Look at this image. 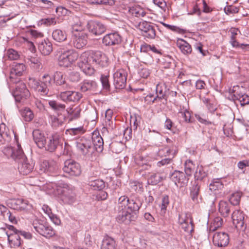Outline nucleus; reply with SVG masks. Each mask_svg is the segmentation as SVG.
<instances>
[{
    "mask_svg": "<svg viewBox=\"0 0 249 249\" xmlns=\"http://www.w3.org/2000/svg\"><path fill=\"white\" fill-rule=\"evenodd\" d=\"M10 203L13 209L20 211L26 209L28 205L27 201L22 198L12 199Z\"/></svg>",
    "mask_w": 249,
    "mask_h": 249,
    "instance_id": "27",
    "label": "nucleus"
},
{
    "mask_svg": "<svg viewBox=\"0 0 249 249\" xmlns=\"http://www.w3.org/2000/svg\"><path fill=\"white\" fill-rule=\"evenodd\" d=\"M33 137L35 142L39 148H42L45 147L46 139L44 134L40 130H34L33 132Z\"/></svg>",
    "mask_w": 249,
    "mask_h": 249,
    "instance_id": "24",
    "label": "nucleus"
},
{
    "mask_svg": "<svg viewBox=\"0 0 249 249\" xmlns=\"http://www.w3.org/2000/svg\"><path fill=\"white\" fill-rule=\"evenodd\" d=\"M77 65L85 74L92 76L95 71L92 66L102 68L106 67L108 65V58L102 52L87 51L81 54Z\"/></svg>",
    "mask_w": 249,
    "mask_h": 249,
    "instance_id": "2",
    "label": "nucleus"
},
{
    "mask_svg": "<svg viewBox=\"0 0 249 249\" xmlns=\"http://www.w3.org/2000/svg\"><path fill=\"white\" fill-rule=\"evenodd\" d=\"M141 49V51L144 52L151 51L155 53L161 54V50L158 49L154 45L145 44L142 46Z\"/></svg>",
    "mask_w": 249,
    "mask_h": 249,
    "instance_id": "47",
    "label": "nucleus"
},
{
    "mask_svg": "<svg viewBox=\"0 0 249 249\" xmlns=\"http://www.w3.org/2000/svg\"><path fill=\"white\" fill-rule=\"evenodd\" d=\"M224 11L227 15L237 13L239 8L233 5H228L224 8Z\"/></svg>",
    "mask_w": 249,
    "mask_h": 249,
    "instance_id": "53",
    "label": "nucleus"
},
{
    "mask_svg": "<svg viewBox=\"0 0 249 249\" xmlns=\"http://www.w3.org/2000/svg\"><path fill=\"white\" fill-rule=\"evenodd\" d=\"M78 53L73 49H69L62 52L59 56L58 64L61 67H68L77 60Z\"/></svg>",
    "mask_w": 249,
    "mask_h": 249,
    "instance_id": "6",
    "label": "nucleus"
},
{
    "mask_svg": "<svg viewBox=\"0 0 249 249\" xmlns=\"http://www.w3.org/2000/svg\"><path fill=\"white\" fill-rule=\"evenodd\" d=\"M26 70L23 63H15L11 69L9 80L11 83H17L21 81L20 77Z\"/></svg>",
    "mask_w": 249,
    "mask_h": 249,
    "instance_id": "10",
    "label": "nucleus"
},
{
    "mask_svg": "<svg viewBox=\"0 0 249 249\" xmlns=\"http://www.w3.org/2000/svg\"><path fill=\"white\" fill-rule=\"evenodd\" d=\"M162 178L157 174H152L148 178V183L152 185H156L161 181Z\"/></svg>",
    "mask_w": 249,
    "mask_h": 249,
    "instance_id": "46",
    "label": "nucleus"
},
{
    "mask_svg": "<svg viewBox=\"0 0 249 249\" xmlns=\"http://www.w3.org/2000/svg\"><path fill=\"white\" fill-rule=\"evenodd\" d=\"M144 102L148 105H151L155 102L158 101V98L156 96L154 97L153 94H149L145 97L144 99Z\"/></svg>",
    "mask_w": 249,
    "mask_h": 249,
    "instance_id": "58",
    "label": "nucleus"
},
{
    "mask_svg": "<svg viewBox=\"0 0 249 249\" xmlns=\"http://www.w3.org/2000/svg\"><path fill=\"white\" fill-rule=\"evenodd\" d=\"M87 42L88 35L85 32H78L72 36V44L75 48L78 49L83 48L87 45Z\"/></svg>",
    "mask_w": 249,
    "mask_h": 249,
    "instance_id": "15",
    "label": "nucleus"
},
{
    "mask_svg": "<svg viewBox=\"0 0 249 249\" xmlns=\"http://www.w3.org/2000/svg\"><path fill=\"white\" fill-rule=\"evenodd\" d=\"M177 45L184 54L187 55L192 52V49L191 45L183 39H178L177 41Z\"/></svg>",
    "mask_w": 249,
    "mask_h": 249,
    "instance_id": "30",
    "label": "nucleus"
},
{
    "mask_svg": "<svg viewBox=\"0 0 249 249\" xmlns=\"http://www.w3.org/2000/svg\"><path fill=\"white\" fill-rule=\"evenodd\" d=\"M121 36L117 32L108 34L104 36L102 42L106 46L118 45L122 42Z\"/></svg>",
    "mask_w": 249,
    "mask_h": 249,
    "instance_id": "16",
    "label": "nucleus"
},
{
    "mask_svg": "<svg viewBox=\"0 0 249 249\" xmlns=\"http://www.w3.org/2000/svg\"><path fill=\"white\" fill-rule=\"evenodd\" d=\"M207 176V173L204 171L202 166H196V168L194 174V177L197 180H202Z\"/></svg>",
    "mask_w": 249,
    "mask_h": 249,
    "instance_id": "40",
    "label": "nucleus"
},
{
    "mask_svg": "<svg viewBox=\"0 0 249 249\" xmlns=\"http://www.w3.org/2000/svg\"><path fill=\"white\" fill-rule=\"evenodd\" d=\"M3 152L7 157H10L15 160H20L21 163L19 164L18 169L21 174L26 175L33 171L34 164L25 158L23 151L19 143H17L15 148L12 147L5 148Z\"/></svg>",
    "mask_w": 249,
    "mask_h": 249,
    "instance_id": "3",
    "label": "nucleus"
},
{
    "mask_svg": "<svg viewBox=\"0 0 249 249\" xmlns=\"http://www.w3.org/2000/svg\"><path fill=\"white\" fill-rule=\"evenodd\" d=\"M30 61L32 64L36 65V69H40L42 67L40 59L37 57H31L30 58Z\"/></svg>",
    "mask_w": 249,
    "mask_h": 249,
    "instance_id": "61",
    "label": "nucleus"
},
{
    "mask_svg": "<svg viewBox=\"0 0 249 249\" xmlns=\"http://www.w3.org/2000/svg\"><path fill=\"white\" fill-rule=\"evenodd\" d=\"M19 112L23 119L26 122L31 121L34 117L33 111L28 107L21 108Z\"/></svg>",
    "mask_w": 249,
    "mask_h": 249,
    "instance_id": "35",
    "label": "nucleus"
},
{
    "mask_svg": "<svg viewBox=\"0 0 249 249\" xmlns=\"http://www.w3.org/2000/svg\"><path fill=\"white\" fill-rule=\"evenodd\" d=\"M59 143V136L57 133L53 134L49 138V141L45 143V149L50 152L54 151Z\"/></svg>",
    "mask_w": 249,
    "mask_h": 249,
    "instance_id": "20",
    "label": "nucleus"
},
{
    "mask_svg": "<svg viewBox=\"0 0 249 249\" xmlns=\"http://www.w3.org/2000/svg\"><path fill=\"white\" fill-rule=\"evenodd\" d=\"M223 219L220 217H216L214 218L213 221L210 226V231H214L222 225Z\"/></svg>",
    "mask_w": 249,
    "mask_h": 249,
    "instance_id": "43",
    "label": "nucleus"
},
{
    "mask_svg": "<svg viewBox=\"0 0 249 249\" xmlns=\"http://www.w3.org/2000/svg\"><path fill=\"white\" fill-rule=\"evenodd\" d=\"M16 84L15 89L13 92V95L17 102H20L27 99L30 95V93L27 89L26 85L21 81Z\"/></svg>",
    "mask_w": 249,
    "mask_h": 249,
    "instance_id": "7",
    "label": "nucleus"
},
{
    "mask_svg": "<svg viewBox=\"0 0 249 249\" xmlns=\"http://www.w3.org/2000/svg\"><path fill=\"white\" fill-rule=\"evenodd\" d=\"M69 132L71 135H76L80 134H83L85 130L84 129L83 126H80L76 128H71L67 130Z\"/></svg>",
    "mask_w": 249,
    "mask_h": 249,
    "instance_id": "54",
    "label": "nucleus"
},
{
    "mask_svg": "<svg viewBox=\"0 0 249 249\" xmlns=\"http://www.w3.org/2000/svg\"><path fill=\"white\" fill-rule=\"evenodd\" d=\"M52 37L56 42H62L67 38V35L65 31L55 29L52 33Z\"/></svg>",
    "mask_w": 249,
    "mask_h": 249,
    "instance_id": "32",
    "label": "nucleus"
},
{
    "mask_svg": "<svg viewBox=\"0 0 249 249\" xmlns=\"http://www.w3.org/2000/svg\"><path fill=\"white\" fill-rule=\"evenodd\" d=\"M89 32L93 35L98 36L103 34L106 30V27L100 22L90 20L87 23Z\"/></svg>",
    "mask_w": 249,
    "mask_h": 249,
    "instance_id": "14",
    "label": "nucleus"
},
{
    "mask_svg": "<svg viewBox=\"0 0 249 249\" xmlns=\"http://www.w3.org/2000/svg\"><path fill=\"white\" fill-rule=\"evenodd\" d=\"M233 96L235 100H238L242 106L249 104V96L247 94H242L234 90Z\"/></svg>",
    "mask_w": 249,
    "mask_h": 249,
    "instance_id": "38",
    "label": "nucleus"
},
{
    "mask_svg": "<svg viewBox=\"0 0 249 249\" xmlns=\"http://www.w3.org/2000/svg\"><path fill=\"white\" fill-rule=\"evenodd\" d=\"M201 183L195 181L190 190V196L194 202H198V198L199 195Z\"/></svg>",
    "mask_w": 249,
    "mask_h": 249,
    "instance_id": "34",
    "label": "nucleus"
},
{
    "mask_svg": "<svg viewBox=\"0 0 249 249\" xmlns=\"http://www.w3.org/2000/svg\"><path fill=\"white\" fill-rule=\"evenodd\" d=\"M170 178L175 182L176 185L177 186L179 185L180 187H183L187 183L188 180L183 172L177 170L175 171L171 174Z\"/></svg>",
    "mask_w": 249,
    "mask_h": 249,
    "instance_id": "19",
    "label": "nucleus"
},
{
    "mask_svg": "<svg viewBox=\"0 0 249 249\" xmlns=\"http://www.w3.org/2000/svg\"><path fill=\"white\" fill-rule=\"evenodd\" d=\"M142 205V202L138 198L130 199L125 196H120L115 208L116 220L125 224L136 221Z\"/></svg>",
    "mask_w": 249,
    "mask_h": 249,
    "instance_id": "1",
    "label": "nucleus"
},
{
    "mask_svg": "<svg viewBox=\"0 0 249 249\" xmlns=\"http://www.w3.org/2000/svg\"><path fill=\"white\" fill-rule=\"evenodd\" d=\"M49 105L52 109L56 111L63 110L65 108V105L64 104L59 103L55 101H49Z\"/></svg>",
    "mask_w": 249,
    "mask_h": 249,
    "instance_id": "49",
    "label": "nucleus"
},
{
    "mask_svg": "<svg viewBox=\"0 0 249 249\" xmlns=\"http://www.w3.org/2000/svg\"><path fill=\"white\" fill-rule=\"evenodd\" d=\"M179 114L183 118L184 121L186 123L192 122V118L190 113L186 110L184 112H180Z\"/></svg>",
    "mask_w": 249,
    "mask_h": 249,
    "instance_id": "59",
    "label": "nucleus"
},
{
    "mask_svg": "<svg viewBox=\"0 0 249 249\" xmlns=\"http://www.w3.org/2000/svg\"><path fill=\"white\" fill-rule=\"evenodd\" d=\"M0 213L4 217H7L9 220L12 223L16 224L17 223L16 216L14 215L6 207L0 205Z\"/></svg>",
    "mask_w": 249,
    "mask_h": 249,
    "instance_id": "36",
    "label": "nucleus"
},
{
    "mask_svg": "<svg viewBox=\"0 0 249 249\" xmlns=\"http://www.w3.org/2000/svg\"><path fill=\"white\" fill-rule=\"evenodd\" d=\"M92 142L94 150L98 152H101L103 150L104 141L99 132L94 131L92 136Z\"/></svg>",
    "mask_w": 249,
    "mask_h": 249,
    "instance_id": "23",
    "label": "nucleus"
},
{
    "mask_svg": "<svg viewBox=\"0 0 249 249\" xmlns=\"http://www.w3.org/2000/svg\"><path fill=\"white\" fill-rule=\"evenodd\" d=\"M127 73L124 69H120L114 73V85L116 89H123L126 86Z\"/></svg>",
    "mask_w": 249,
    "mask_h": 249,
    "instance_id": "11",
    "label": "nucleus"
},
{
    "mask_svg": "<svg viewBox=\"0 0 249 249\" xmlns=\"http://www.w3.org/2000/svg\"><path fill=\"white\" fill-rule=\"evenodd\" d=\"M63 170L65 173L71 176L77 177L81 173L79 163L72 160H68L65 161Z\"/></svg>",
    "mask_w": 249,
    "mask_h": 249,
    "instance_id": "9",
    "label": "nucleus"
},
{
    "mask_svg": "<svg viewBox=\"0 0 249 249\" xmlns=\"http://www.w3.org/2000/svg\"><path fill=\"white\" fill-rule=\"evenodd\" d=\"M231 218L233 224L238 230H245L246 224L245 221V214L240 210H235L232 213Z\"/></svg>",
    "mask_w": 249,
    "mask_h": 249,
    "instance_id": "12",
    "label": "nucleus"
},
{
    "mask_svg": "<svg viewBox=\"0 0 249 249\" xmlns=\"http://www.w3.org/2000/svg\"><path fill=\"white\" fill-rule=\"evenodd\" d=\"M69 122L77 120L80 117L81 109L79 107L72 106L67 109Z\"/></svg>",
    "mask_w": 249,
    "mask_h": 249,
    "instance_id": "25",
    "label": "nucleus"
},
{
    "mask_svg": "<svg viewBox=\"0 0 249 249\" xmlns=\"http://www.w3.org/2000/svg\"><path fill=\"white\" fill-rule=\"evenodd\" d=\"M33 226L36 232L46 238H50L55 235V231L47 224L43 223L39 220H35L33 222Z\"/></svg>",
    "mask_w": 249,
    "mask_h": 249,
    "instance_id": "8",
    "label": "nucleus"
},
{
    "mask_svg": "<svg viewBox=\"0 0 249 249\" xmlns=\"http://www.w3.org/2000/svg\"><path fill=\"white\" fill-rule=\"evenodd\" d=\"M204 102L205 104H206L208 109L211 112H213L215 110V109H216L215 107L213 104H212L210 102V100L208 99H205L204 100Z\"/></svg>",
    "mask_w": 249,
    "mask_h": 249,
    "instance_id": "64",
    "label": "nucleus"
},
{
    "mask_svg": "<svg viewBox=\"0 0 249 249\" xmlns=\"http://www.w3.org/2000/svg\"><path fill=\"white\" fill-rule=\"evenodd\" d=\"M169 203V196L167 195L163 196L161 205V210H166L167 206Z\"/></svg>",
    "mask_w": 249,
    "mask_h": 249,
    "instance_id": "60",
    "label": "nucleus"
},
{
    "mask_svg": "<svg viewBox=\"0 0 249 249\" xmlns=\"http://www.w3.org/2000/svg\"><path fill=\"white\" fill-rule=\"evenodd\" d=\"M109 75L102 74L100 81L102 83V86L104 89H109L110 88V84L108 80Z\"/></svg>",
    "mask_w": 249,
    "mask_h": 249,
    "instance_id": "51",
    "label": "nucleus"
},
{
    "mask_svg": "<svg viewBox=\"0 0 249 249\" xmlns=\"http://www.w3.org/2000/svg\"><path fill=\"white\" fill-rule=\"evenodd\" d=\"M51 121L52 126L54 127L62 125L63 123L62 120L54 116L51 117Z\"/></svg>",
    "mask_w": 249,
    "mask_h": 249,
    "instance_id": "57",
    "label": "nucleus"
},
{
    "mask_svg": "<svg viewBox=\"0 0 249 249\" xmlns=\"http://www.w3.org/2000/svg\"><path fill=\"white\" fill-rule=\"evenodd\" d=\"M53 83V77L48 74H44L39 81L34 78L29 79V85L43 95L48 93Z\"/></svg>",
    "mask_w": 249,
    "mask_h": 249,
    "instance_id": "4",
    "label": "nucleus"
},
{
    "mask_svg": "<svg viewBox=\"0 0 249 249\" xmlns=\"http://www.w3.org/2000/svg\"><path fill=\"white\" fill-rule=\"evenodd\" d=\"M241 195L239 192L233 193L229 198V201L231 204L234 206L239 204Z\"/></svg>",
    "mask_w": 249,
    "mask_h": 249,
    "instance_id": "48",
    "label": "nucleus"
},
{
    "mask_svg": "<svg viewBox=\"0 0 249 249\" xmlns=\"http://www.w3.org/2000/svg\"><path fill=\"white\" fill-rule=\"evenodd\" d=\"M68 78L72 82H77L80 79V73L77 71H71L69 73Z\"/></svg>",
    "mask_w": 249,
    "mask_h": 249,
    "instance_id": "52",
    "label": "nucleus"
},
{
    "mask_svg": "<svg viewBox=\"0 0 249 249\" xmlns=\"http://www.w3.org/2000/svg\"><path fill=\"white\" fill-rule=\"evenodd\" d=\"M60 195L62 200L65 203L71 204L75 200V193L67 185L61 189Z\"/></svg>",
    "mask_w": 249,
    "mask_h": 249,
    "instance_id": "17",
    "label": "nucleus"
},
{
    "mask_svg": "<svg viewBox=\"0 0 249 249\" xmlns=\"http://www.w3.org/2000/svg\"><path fill=\"white\" fill-rule=\"evenodd\" d=\"M172 159L170 158H165L160 161H158L157 163V165L159 167H161L162 166L168 165L170 163Z\"/></svg>",
    "mask_w": 249,
    "mask_h": 249,
    "instance_id": "63",
    "label": "nucleus"
},
{
    "mask_svg": "<svg viewBox=\"0 0 249 249\" xmlns=\"http://www.w3.org/2000/svg\"><path fill=\"white\" fill-rule=\"evenodd\" d=\"M38 49L44 55H48L53 51V44L48 39H44L38 43Z\"/></svg>",
    "mask_w": 249,
    "mask_h": 249,
    "instance_id": "21",
    "label": "nucleus"
},
{
    "mask_svg": "<svg viewBox=\"0 0 249 249\" xmlns=\"http://www.w3.org/2000/svg\"><path fill=\"white\" fill-rule=\"evenodd\" d=\"M168 90L169 89L165 83L161 82L157 85L156 92L159 101L161 102L163 99L167 101L166 94Z\"/></svg>",
    "mask_w": 249,
    "mask_h": 249,
    "instance_id": "22",
    "label": "nucleus"
},
{
    "mask_svg": "<svg viewBox=\"0 0 249 249\" xmlns=\"http://www.w3.org/2000/svg\"><path fill=\"white\" fill-rule=\"evenodd\" d=\"M231 208V204L226 201H220L219 202V212L224 217H227L229 215Z\"/></svg>",
    "mask_w": 249,
    "mask_h": 249,
    "instance_id": "33",
    "label": "nucleus"
},
{
    "mask_svg": "<svg viewBox=\"0 0 249 249\" xmlns=\"http://www.w3.org/2000/svg\"><path fill=\"white\" fill-rule=\"evenodd\" d=\"M7 234L8 240L11 247L17 248L20 246L21 243L20 235L18 233H12L9 234L7 233Z\"/></svg>",
    "mask_w": 249,
    "mask_h": 249,
    "instance_id": "29",
    "label": "nucleus"
},
{
    "mask_svg": "<svg viewBox=\"0 0 249 249\" xmlns=\"http://www.w3.org/2000/svg\"><path fill=\"white\" fill-rule=\"evenodd\" d=\"M53 82H55L57 85L61 86L64 89H70V86L66 83L65 78L61 72H56L53 76Z\"/></svg>",
    "mask_w": 249,
    "mask_h": 249,
    "instance_id": "31",
    "label": "nucleus"
},
{
    "mask_svg": "<svg viewBox=\"0 0 249 249\" xmlns=\"http://www.w3.org/2000/svg\"><path fill=\"white\" fill-rule=\"evenodd\" d=\"M129 187L131 190L132 191H135L138 193L142 192V184L139 181H130L129 183Z\"/></svg>",
    "mask_w": 249,
    "mask_h": 249,
    "instance_id": "45",
    "label": "nucleus"
},
{
    "mask_svg": "<svg viewBox=\"0 0 249 249\" xmlns=\"http://www.w3.org/2000/svg\"><path fill=\"white\" fill-rule=\"evenodd\" d=\"M116 246V243L114 239L106 235L102 240L101 249H115Z\"/></svg>",
    "mask_w": 249,
    "mask_h": 249,
    "instance_id": "28",
    "label": "nucleus"
},
{
    "mask_svg": "<svg viewBox=\"0 0 249 249\" xmlns=\"http://www.w3.org/2000/svg\"><path fill=\"white\" fill-rule=\"evenodd\" d=\"M178 222L180 225L184 223H189L191 224V231H193V220L190 213H181L179 215Z\"/></svg>",
    "mask_w": 249,
    "mask_h": 249,
    "instance_id": "37",
    "label": "nucleus"
},
{
    "mask_svg": "<svg viewBox=\"0 0 249 249\" xmlns=\"http://www.w3.org/2000/svg\"><path fill=\"white\" fill-rule=\"evenodd\" d=\"M89 185L94 190H101L105 187V182L101 179H96L89 181Z\"/></svg>",
    "mask_w": 249,
    "mask_h": 249,
    "instance_id": "42",
    "label": "nucleus"
},
{
    "mask_svg": "<svg viewBox=\"0 0 249 249\" xmlns=\"http://www.w3.org/2000/svg\"><path fill=\"white\" fill-rule=\"evenodd\" d=\"M132 14L135 17H143L145 15V12L142 9L137 10L134 9L132 10Z\"/></svg>",
    "mask_w": 249,
    "mask_h": 249,
    "instance_id": "62",
    "label": "nucleus"
},
{
    "mask_svg": "<svg viewBox=\"0 0 249 249\" xmlns=\"http://www.w3.org/2000/svg\"><path fill=\"white\" fill-rule=\"evenodd\" d=\"M196 168V166L190 160H188L184 163L185 172L188 176H191Z\"/></svg>",
    "mask_w": 249,
    "mask_h": 249,
    "instance_id": "39",
    "label": "nucleus"
},
{
    "mask_svg": "<svg viewBox=\"0 0 249 249\" xmlns=\"http://www.w3.org/2000/svg\"><path fill=\"white\" fill-rule=\"evenodd\" d=\"M76 145L78 150L86 160L93 161L96 159V153L90 140L81 139L76 142Z\"/></svg>",
    "mask_w": 249,
    "mask_h": 249,
    "instance_id": "5",
    "label": "nucleus"
},
{
    "mask_svg": "<svg viewBox=\"0 0 249 249\" xmlns=\"http://www.w3.org/2000/svg\"><path fill=\"white\" fill-rule=\"evenodd\" d=\"M138 28L142 32V35L146 38L153 39L156 36V31L154 27L147 21L140 22Z\"/></svg>",
    "mask_w": 249,
    "mask_h": 249,
    "instance_id": "13",
    "label": "nucleus"
},
{
    "mask_svg": "<svg viewBox=\"0 0 249 249\" xmlns=\"http://www.w3.org/2000/svg\"><path fill=\"white\" fill-rule=\"evenodd\" d=\"M210 190L212 192H214L216 190H221L224 187V185L221 180L219 179H216L214 180L210 184Z\"/></svg>",
    "mask_w": 249,
    "mask_h": 249,
    "instance_id": "44",
    "label": "nucleus"
},
{
    "mask_svg": "<svg viewBox=\"0 0 249 249\" xmlns=\"http://www.w3.org/2000/svg\"><path fill=\"white\" fill-rule=\"evenodd\" d=\"M7 55L10 60H17L19 57L18 53L13 49L8 50L7 52Z\"/></svg>",
    "mask_w": 249,
    "mask_h": 249,
    "instance_id": "56",
    "label": "nucleus"
},
{
    "mask_svg": "<svg viewBox=\"0 0 249 249\" xmlns=\"http://www.w3.org/2000/svg\"><path fill=\"white\" fill-rule=\"evenodd\" d=\"M71 93V90L62 91L60 93L59 98L64 102L69 103Z\"/></svg>",
    "mask_w": 249,
    "mask_h": 249,
    "instance_id": "50",
    "label": "nucleus"
},
{
    "mask_svg": "<svg viewBox=\"0 0 249 249\" xmlns=\"http://www.w3.org/2000/svg\"><path fill=\"white\" fill-rule=\"evenodd\" d=\"M70 102H77L82 97V94L77 91H71Z\"/></svg>",
    "mask_w": 249,
    "mask_h": 249,
    "instance_id": "55",
    "label": "nucleus"
},
{
    "mask_svg": "<svg viewBox=\"0 0 249 249\" xmlns=\"http://www.w3.org/2000/svg\"><path fill=\"white\" fill-rule=\"evenodd\" d=\"M87 3L89 5H113L115 4L114 0H86Z\"/></svg>",
    "mask_w": 249,
    "mask_h": 249,
    "instance_id": "41",
    "label": "nucleus"
},
{
    "mask_svg": "<svg viewBox=\"0 0 249 249\" xmlns=\"http://www.w3.org/2000/svg\"><path fill=\"white\" fill-rule=\"evenodd\" d=\"M97 87V84L95 81L85 79L80 84V90L82 92L95 91Z\"/></svg>",
    "mask_w": 249,
    "mask_h": 249,
    "instance_id": "26",
    "label": "nucleus"
},
{
    "mask_svg": "<svg viewBox=\"0 0 249 249\" xmlns=\"http://www.w3.org/2000/svg\"><path fill=\"white\" fill-rule=\"evenodd\" d=\"M213 242L215 246L219 247H225L229 242V236L225 232H217L213 235Z\"/></svg>",
    "mask_w": 249,
    "mask_h": 249,
    "instance_id": "18",
    "label": "nucleus"
}]
</instances>
